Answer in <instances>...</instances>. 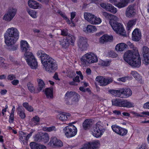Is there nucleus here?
Instances as JSON below:
<instances>
[{"mask_svg": "<svg viewBox=\"0 0 149 149\" xmlns=\"http://www.w3.org/2000/svg\"><path fill=\"white\" fill-rule=\"evenodd\" d=\"M14 114H10L9 117V121L10 123H13L14 120Z\"/></svg>", "mask_w": 149, "mask_h": 149, "instance_id": "nucleus-59", "label": "nucleus"}, {"mask_svg": "<svg viewBox=\"0 0 149 149\" xmlns=\"http://www.w3.org/2000/svg\"><path fill=\"white\" fill-rule=\"evenodd\" d=\"M17 10L16 8L13 7H10L8 9L7 13L13 19L16 14Z\"/></svg>", "mask_w": 149, "mask_h": 149, "instance_id": "nucleus-36", "label": "nucleus"}, {"mask_svg": "<svg viewBox=\"0 0 149 149\" xmlns=\"http://www.w3.org/2000/svg\"><path fill=\"white\" fill-rule=\"evenodd\" d=\"M129 2L127 0H120V1H117L114 4V5L119 8L126 6Z\"/></svg>", "mask_w": 149, "mask_h": 149, "instance_id": "nucleus-32", "label": "nucleus"}, {"mask_svg": "<svg viewBox=\"0 0 149 149\" xmlns=\"http://www.w3.org/2000/svg\"><path fill=\"white\" fill-rule=\"evenodd\" d=\"M136 149H147V148L146 144H143L140 147L137 148Z\"/></svg>", "mask_w": 149, "mask_h": 149, "instance_id": "nucleus-64", "label": "nucleus"}, {"mask_svg": "<svg viewBox=\"0 0 149 149\" xmlns=\"http://www.w3.org/2000/svg\"><path fill=\"white\" fill-rule=\"evenodd\" d=\"M58 13L65 19L67 22L68 24H70V26H75V24L72 21L71 22H70V20L67 18L64 14H63L61 11H58Z\"/></svg>", "mask_w": 149, "mask_h": 149, "instance_id": "nucleus-41", "label": "nucleus"}, {"mask_svg": "<svg viewBox=\"0 0 149 149\" xmlns=\"http://www.w3.org/2000/svg\"><path fill=\"white\" fill-rule=\"evenodd\" d=\"M127 47V45L124 43H120L116 45L115 49L117 52L124 51Z\"/></svg>", "mask_w": 149, "mask_h": 149, "instance_id": "nucleus-27", "label": "nucleus"}, {"mask_svg": "<svg viewBox=\"0 0 149 149\" xmlns=\"http://www.w3.org/2000/svg\"><path fill=\"white\" fill-rule=\"evenodd\" d=\"M42 134L41 133H38L34 137V140L36 141H41V136Z\"/></svg>", "mask_w": 149, "mask_h": 149, "instance_id": "nucleus-52", "label": "nucleus"}, {"mask_svg": "<svg viewBox=\"0 0 149 149\" xmlns=\"http://www.w3.org/2000/svg\"><path fill=\"white\" fill-rule=\"evenodd\" d=\"M71 116L70 113L63 112L58 114L57 116V119L62 121L67 120Z\"/></svg>", "mask_w": 149, "mask_h": 149, "instance_id": "nucleus-24", "label": "nucleus"}, {"mask_svg": "<svg viewBox=\"0 0 149 149\" xmlns=\"http://www.w3.org/2000/svg\"><path fill=\"white\" fill-rule=\"evenodd\" d=\"M79 95L74 92L67 91L65 95L66 104H76L79 101Z\"/></svg>", "mask_w": 149, "mask_h": 149, "instance_id": "nucleus-7", "label": "nucleus"}, {"mask_svg": "<svg viewBox=\"0 0 149 149\" xmlns=\"http://www.w3.org/2000/svg\"><path fill=\"white\" fill-rule=\"evenodd\" d=\"M102 14L109 21V24L114 31L120 35H125V30L123 25L117 22L118 18L117 16L105 12H102Z\"/></svg>", "mask_w": 149, "mask_h": 149, "instance_id": "nucleus-4", "label": "nucleus"}, {"mask_svg": "<svg viewBox=\"0 0 149 149\" xmlns=\"http://www.w3.org/2000/svg\"><path fill=\"white\" fill-rule=\"evenodd\" d=\"M83 31L86 33H93L97 31V28L95 26L92 25H88L84 29Z\"/></svg>", "mask_w": 149, "mask_h": 149, "instance_id": "nucleus-22", "label": "nucleus"}, {"mask_svg": "<svg viewBox=\"0 0 149 149\" xmlns=\"http://www.w3.org/2000/svg\"><path fill=\"white\" fill-rule=\"evenodd\" d=\"M53 90L52 88H49L45 89V92L47 98L49 99L53 98Z\"/></svg>", "mask_w": 149, "mask_h": 149, "instance_id": "nucleus-30", "label": "nucleus"}, {"mask_svg": "<svg viewBox=\"0 0 149 149\" xmlns=\"http://www.w3.org/2000/svg\"><path fill=\"white\" fill-rule=\"evenodd\" d=\"M49 139V135L47 133H45L42 134L41 141H42L44 143H47L48 142Z\"/></svg>", "mask_w": 149, "mask_h": 149, "instance_id": "nucleus-40", "label": "nucleus"}, {"mask_svg": "<svg viewBox=\"0 0 149 149\" xmlns=\"http://www.w3.org/2000/svg\"><path fill=\"white\" fill-rule=\"evenodd\" d=\"M111 93L115 96L121 97H128L132 94V92L129 88L124 89H121L119 90H112Z\"/></svg>", "mask_w": 149, "mask_h": 149, "instance_id": "nucleus-9", "label": "nucleus"}, {"mask_svg": "<svg viewBox=\"0 0 149 149\" xmlns=\"http://www.w3.org/2000/svg\"><path fill=\"white\" fill-rule=\"evenodd\" d=\"M130 74L137 80H140L141 78L140 74L135 71H131Z\"/></svg>", "mask_w": 149, "mask_h": 149, "instance_id": "nucleus-45", "label": "nucleus"}, {"mask_svg": "<svg viewBox=\"0 0 149 149\" xmlns=\"http://www.w3.org/2000/svg\"><path fill=\"white\" fill-rule=\"evenodd\" d=\"M95 16L92 14L87 13H85L84 14L85 19L91 24H93Z\"/></svg>", "mask_w": 149, "mask_h": 149, "instance_id": "nucleus-25", "label": "nucleus"}, {"mask_svg": "<svg viewBox=\"0 0 149 149\" xmlns=\"http://www.w3.org/2000/svg\"><path fill=\"white\" fill-rule=\"evenodd\" d=\"M88 2H90L91 3H95L97 5L100 4V6L102 8L105 9L107 11L113 13L115 14L117 12L116 8L110 4H106L104 3H100L101 1L100 0L96 1L88 0Z\"/></svg>", "mask_w": 149, "mask_h": 149, "instance_id": "nucleus-10", "label": "nucleus"}, {"mask_svg": "<svg viewBox=\"0 0 149 149\" xmlns=\"http://www.w3.org/2000/svg\"><path fill=\"white\" fill-rule=\"evenodd\" d=\"M19 140L21 142L24 144H26L27 143V139L26 137V134L22 132H19Z\"/></svg>", "mask_w": 149, "mask_h": 149, "instance_id": "nucleus-34", "label": "nucleus"}, {"mask_svg": "<svg viewBox=\"0 0 149 149\" xmlns=\"http://www.w3.org/2000/svg\"><path fill=\"white\" fill-rule=\"evenodd\" d=\"M142 54L143 58V61L146 65L149 64V49L146 46L142 48Z\"/></svg>", "mask_w": 149, "mask_h": 149, "instance_id": "nucleus-17", "label": "nucleus"}, {"mask_svg": "<svg viewBox=\"0 0 149 149\" xmlns=\"http://www.w3.org/2000/svg\"><path fill=\"white\" fill-rule=\"evenodd\" d=\"M8 61L12 63H15V62H16L13 57L11 56H9Z\"/></svg>", "mask_w": 149, "mask_h": 149, "instance_id": "nucleus-57", "label": "nucleus"}, {"mask_svg": "<svg viewBox=\"0 0 149 149\" xmlns=\"http://www.w3.org/2000/svg\"><path fill=\"white\" fill-rule=\"evenodd\" d=\"M92 125V120L91 119H87L85 120L83 123L84 128L87 130L89 129Z\"/></svg>", "mask_w": 149, "mask_h": 149, "instance_id": "nucleus-33", "label": "nucleus"}, {"mask_svg": "<svg viewBox=\"0 0 149 149\" xmlns=\"http://www.w3.org/2000/svg\"><path fill=\"white\" fill-rule=\"evenodd\" d=\"M142 117H146L149 116V111H144L142 112Z\"/></svg>", "mask_w": 149, "mask_h": 149, "instance_id": "nucleus-58", "label": "nucleus"}, {"mask_svg": "<svg viewBox=\"0 0 149 149\" xmlns=\"http://www.w3.org/2000/svg\"><path fill=\"white\" fill-rule=\"evenodd\" d=\"M27 86L28 89L31 92H33L34 93H37L36 91H37V90H35V88L32 84L30 83H29L27 84Z\"/></svg>", "mask_w": 149, "mask_h": 149, "instance_id": "nucleus-46", "label": "nucleus"}, {"mask_svg": "<svg viewBox=\"0 0 149 149\" xmlns=\"http://www.w3.org/2000/svg\"><path fill=\"white\" fill-rule=\"evenodd\" d=\"M123 104V107L130 108L133 107L134 106V104L133 103L127 100H124Z\"/></svg>", "mask_w": 149, "mask_h": 149, "instance_id": "nucleus-39", "label": "nucleus"}, {"mask_svg": "<svg viewBox=\"0 0 149 149\" xmlns=\"http://www.w3.org/2000/svg\"><path fill=\"white\" fill-rule=\"evenodd\" d=\"M96 81L101 86H105L111 83L113 80L112 78L109 77L98 76L95 79Z\"/></svg>", "mask_w": 149, "mask_h": 149, "instance_id": "nucleus-12", "label": "nucleus"}, {"mask_svg": "<svg viewBox=\"0 0 149 149\" xmlns=\"http://www.w3.org/2000/svg\"><path fill=\"white\" fill-rule=\"evenodd\" d=\"M93 24L98 25L100 24L102 22V20L99 17H97L95 16L93 20Z\"/></svg>", "mask_w": 149, "mask_h": 149, "instance_id": "nucleus-48", "label": "nucleus"}, {"mask_svg": "<svg viewBox=\"0 0 149 149\" xmlns=\"http://www.w3.org/2000/svg\"><path fill=\"white\" fill-rule=\"evenodd\" d=\"M112 102L113 105L118 106V104H120V99H113L112 100Z\"/></svg>", "mask_w": 149, "mask_h": 149, "instance_id": "nucleus-55", "label": "nucleus"}, {"mask_svg": "<svg viewBox=\"0 0 149 149\" xmlns=\"http://www.w3.org/2000/svg\"><path fill=\"white\" fill-rule=\"evenodd\" d=\"M143 107L144 109H149V102L144 103L143 105Z\"/></svg>", "mask_w": 149, "mask_h": 149, "instance_id": "nucleus-61", "label": "nucleus"}, {"mask_svg": "<svg viewBox=\"0 0 149 149\" xmlns=\"http://www.w3.org/2000/svg\"><path fill=\"white\" fill-rule=\"evenodd\" d=\"M15 78V75L13 74L9 75L8 77V79L10 80H12Z\"/></svg>", "mask_w": 149, "mask_h": 149, "instance_id": "nucleus-62", "label": "nucleus"}, {"mask_svg": "<svg viewBox=\"0 0 149 149\" xmlns=\"http://www.w3.org/2000/svg\"><path fill=\"white\" fill-rule=\"evenodd\" d=\"M63 130L65 135L67 138L74 136L77 132V128L73 125H69L64 127Z\"/></svg>", "mask_w": 149, "mask_h": 149, "instance_id": "nucleus-11", "label": "nucleus"}, {"mask_svg": "<svg viewBox=\"0 0 149 149\" xmlns=\"http://www.w3.org/2000/svg\"><path fill=\"white\" fill-rule=\"evenodd\" d=\"M27 12L29 15L32 18H35L37 17V12L36 11L31 9H28Z\"/></svg>", "mask_w": 149, "mask_h": 149, "instance_id": "nucleus-43", "label": "nucleus"}, {"mask_svg": "<svg viewBox=\"0 0 149 149\" xmlns=\"http://www.w3.org/2000/svg\"><path fill=\"white\" fill-rule=\"evenodd\" d=\"M106 129L104 127L103 123L98 121L91 130V134L94 137L98 138L102 137Z\"/></svg>", "mask_w": 149, "mask_h": 149, "instance_id": "nucleus-6", "label": "nucleus"}, {"mask_svg": "<svg viewBox=\"0 0 149 149\" xmlns=\"http://www.w3.org/2000/svg\"><path fill=\"white\" fill-rule=\"evenodd\" d=\"M37 81L38 84V87L37 89V91H36V93L39 92L45 87V84L42 80L38 79H37Z\"/></svg>", "mask_w": 149, "mask_h": 149, "instance_id": "nucleus-38", "label": "nucleus"}, {"mask_svg": "<svg viewBox=\"0 0 149 149\" xmlns=\"http://www.w3.org/2000/svg\"><path fill=\"white\" fill-rule=\"evenodd\" d=\"M19 36V33L16 28L11 27L8 28L4 35L5 42L10 50L17 49L18 46L15 45Z\"/></svg>", "mask_w": 149, "mask_h": 149, "instance_id": "nucleus-2", "label": "nucleus"}, {"mask_svg": "<svg viewBox=\"0 0 149 149\" xmlns=\"http://www.w3.org/2000/svg\"><path fill=\"white\" fill-rule=\"evenodd\" d=\"M17 109V114L21 119H24L26 117V114L24 109L22 108L21 106H19Z\"/></svg>", "mask_w": 149, "mask_h": 149, "instance_id": "nucleus-29", "label": "nucleus"}, {"mask_svg": "<svg viewBox=\"0 0 149 149\" xmlns=\"http://www.w3.org/2000/svg\"><path fill=\"white\" fill-rule=\"evenodd\" d=\"M127 43V46H129L133 49L127 50L124 53L123 56L124 61L132 67H139L141 64V58L137 48L129 41Z\"/></svg>", "mask_w": 149, "mask_h": 149, "instance_id": "nucleus-1", "label": "nucleus"}, {"mask_svg": "<svg viewBox=\"0 0 149 149\" xmlns=\"http://www.w3.org/2000/svg\"><path fill=\"white\" fill-rule=\"evenodd\" d=\"M141 31L138 28L135 29L132 33V39L135 41H138L141 38Z\"/></svg>", "mask_w": 149, "mask_h": 149, "instance_id": "nucleus-18", "label": "nucleus"}, {"mask_svg": "<svg viewBox=\"0 0 149 149\" xmlns=\"http://www.w3.org/2000/svg\"><path fill=\"white\" fill-rule=\"evenodd\" d=\"M23 106L29 111L32 112L33 110V108L27 102L23 103Z\"/></svg>", "mask_w": 149, "mask_h": 149, "instance_id": "nucleus-44", "label": "nucleus"}, {"mask_svg": "<svg viewBox=\"0 0 149 149\" xmlns=\"http://www.w3.org/2000/svg\"><path fill=\"white\" fill-rule=\"evenodd\" d=\"M25 58L29 66L32 69H35L38 67V63L35 57L31 52L25 53Z\"/></svg>", "mask_w": 149, "mask_h": 149, "instance_id": "nucleus-8", "label": "nucleus"}, {"mask_svg": "<svg viewBox=\"0 0 149 149\" xmlns=\"http://www.w3.org/2000/svg\"><path fill=\"white\" fill-rule=\"evenodd\" d=\"M61 32L62 35L64 36H67L68 34V30L67 29L62 30Z\"/></svg>", "mask_w": 149, "mask_h": 149, "instance_id": "nucleus-60", "label": "nucleus"}, {"mask_svg": "<svg viewBox=\"0 0 149 149\" xmlns=\"http://www.w3.org/2000/svg\"><path fill=\"white\" fill-rule=\"evenodd\" d=\"M66 38L71 44H73L75 41V37L72 35H69Z\"/></svg>", "mask_w": 149, "mask_h": 149, "instance_id": "nucleus-47", "label": "nucleus"}, {"mask_svg": "<svg viewBox=\"0 0 149 149\" xmlns=\"http://www.w3.org/2000/svg\"><path fill=\"white\" fill-rule=\"evenodd\" d=\"M48 145L53 148L61 147L63 146V143L61 140L57 137L52 136L50 138V141L48 143Z\"/></svg>", "mask_w": 149, "mask_h": 149, "instance_id": "nucleus-15", "label": "nucleus"}, {"mask_svg": "<svg viewBox=\"0 0 149 149\" xmlns=\"http://www.w3.org/2000/svg\"><path fill=\"white\" fill-rule=\"evenodd\" d=\"M136 20L135 19H131L128 21L127 24V30L130 32L132 29L133 26L136 24Z\"/></svg>", "mask_w": 149, "mask_h": 149, "instance_id": "nucleus-28", "label": "nucleus"}, {"mask_svg": "<svg viewBox=\"0 0 149 149\" xmlns=\"http://www.w3.org/2000/svg\"><path fill=\"white\" fill-rule=\"evenodd\" d=\"M113 40V37L111 35L107 34L103 35L99 39V42L102 44H104L107 42H111Z\"/></svg>", "mask_w": 149, "mask_h": 149, "instance_id": "nucleus-20", "label": "nucleus"}, {"mask_svg": "<svg viewBox=\"0 0 149 149\" xmlns=\"http://www.w3.org/2000/svg\"><path fill=\"white\" fill-rule=\"evenodd\" d=\"M17 10L16 8L13 7H10L8 9L7 13L13 19L16 14Z\"/></svg>", "mask_w": 149, "mask_h": 149, "instance_id": "nucleus-35", "label": "nucleus"}, {"mask_svg": "<svg viewBox=\"0 0 149 149\" xmlns=\"http://www.w3.org/2000/svg\"><path fill=\"white\" fill-rule=\"evenodd\" d=\"M39 121V118L37 116H35L31 120V122L33 125H37Z\"/></svg>", "mask_w": 149, "mask_h": 149, "instance_id": "nucleus-49", "label": "nucleus"}, {"mask_svg": "<svg viewBox=\"0 0 149 149\" xmlns=\"http://www.w3.org/2000/svg\"><path fill=\"white\" fill-rule=\"evenodd\" d=\"M130 79V77L128 76L125 77L118 78L117 80L118 81L125 82L127 80Z\"/></svg>", "mask_w": 149, "mask_h": 149, "instance_id": "nucleus-54", "label": "nucleus"}, {"mask_svg": "<svg viewBox=\"0 0 149 149\" xmlns=\"http://www.w3.org/2000/svg\"><path fill=\"white\" fill-rule=\"evenodd\" d=\"M37 55L40 57L41 63L45 70L47 72H51L58 69V65L53 59L42 50L38 51Z\"/></svg>", "mask_w": 149, "mask_h": 149, "instance_id": "nucleus-3", "label": "nucleus"}, {"mask_svg": "<svg viewBox=\"0 0 149 149\" xmlns=\"http://www.w3.org/2000/svg\"><path fill=\"white\" fill-rule=\"evenodd\" d=\"M30 146L31 149H45V146L43 145L36 143L35 142H32L30 143Z\"/></svg>", "mask_w": 149, "mask_h": 149, "instance_id": "nucleus-26", "label": "nucleus"}, {"mask_svg": "<svg viewBox=\"0 0 149 149\" xmlns=\"http://www.w3.org/2000/svg\"><path fill=\"white\" fill-rule=\"evenodd\" d=\"M99 64L103 66H107L110 65V61H109L107 60L104 61L101 60L99 62Z\"/></svg>", "mask_w": 149, "mask_h": 149, "instance_id": "nucleus-50", "label": "nucleus"}, {"mask_svg": "<svg viewBox=\"0 0 149 149\" xmlns=\"http://www.w3.org/2000/svg\"><path fill=\"white\" fill-rule=\"evenodd\" d=\"M3 19L6 21L10 22L13 19L10 16V15H9V14H8V13L7 12L4 15L3 17Z\"/></svg>", "mask_w": 149, "mask_h": 149, "instance_id": "nucleus-51", "label": "nucleus"}, {"mask_svg": "<svg viewBox=\"0 0 149 149\" xmlns=\"http://www.w3.org/2000/svg\"><path fill=\"white\" fill-rule=\"evenodd\" d=\"M91 149H98L100 146V141L98 140H93L90 142Z\"/></svg>", "mask_w": 149, "mask_h": 149, "instance_id": "nucleus-31", "label": "nucleus"}, {"mask_svg": "<svg viewBox=\"0 0 149 149\" xmlns=\"http://www.w3.org/2000/svg\"><path fill=\"white\" fill-rule=\"evenodd\" d=\"M19 83V81L17 79H14L11 81V83L13 85H17Z\"/></svg>", "mask_w": 149, "mask_h": 149, "instance_id": "nucleus-63", "label": "nucleus"}, {"mask_svg": "<svg viewBox=\"0 0 149 149\" xmlns=\"http://www.w3.org/2000/svg\"><path fill=\"white\" fill-rule=\"evenodd\" d=\"M136 11L134 6L130 5L126 9L125 15L128 18H132L134 17L136 14Z\"/></svg>", "mask_w": 149, "mask_h": 149, "instance_id": "nucleus-16", "label": "nucleus"}, {"mask_svg": "<svg viewBox=\"0 0 149 149\" xmlns=\"http://www.w3.org/2000/svg\"><path fill=\"white\" fill-rule=\"evenodd\" d=\"M79 48L82 51L86 50L89 47L87 43V40L86 38L82 37L79 38L77 42Z\"/></svg>", "mask_w": 149, "mask_h": 149, "instance_id": "nucleus-13", "label": "nucleus"}, {"mask_svg": "<svg viewBox=\"0 0 149 149\" xmlns=\"http://www.w3.org/2000/svg\"><path fill=\"white\" fill-rule=\"evenodd\" d=\"M113 131L121 136H125L127 133V130L121 127L116 125H113L111 126Z\"/></svg>", "mask_w": 149, "mask_h": 149, "instance_id": "nucleus-14", "label": "nucleus"}, {"mask_svg": "<svg viewBox=\"0 0 149 149\" xmlns=\"http://www.w3.org/2000/svg\"><path fill=\"white\" fill-rule=\"evenodd\" d=\"M60 42L61 45L64 48H67L70 44V42L67 38L61 39Z\"/></svg>", "mask_w": 149, "mask_h": 149, "instance_id": "nucleus-37", "label": "nucleus"}, {"mask_svg": "<svg viewBox=\"0 0 149 149\" xmlns=\"http://www.w3.org/2000/svg\"><path fill=\"white\" fill-rule=\"evenodd\" d=\"M82 149H91L90 142H87L84 144L82 147Z\"/></svg>", "mask_w": 149, "mask_h": 149, "instance_id": "nucleus-56", "label": "nucleus"}, {"mask_svg": "<svg viewBox=\"0 0 149 149\" xmlns=\"http://www.w3.org/2000/svg\"><path fill=\"white\" fill-rule=\"evenodd\" d=\"M5 59L2 57L0 56V66L5 67L7 64L5 63Z\"/></svg>", "mask_w": 149, "mask_h": 149, "instance_id": "nucleus-53", "label": "nucleus"}, {"mask_svg": "<svg viewBox=\"0 0 149 149\" xmlns=\"http://www.w3.org/2000/svg\"><path fill=\"white\" fill-rule=\"evenodd\" d=\"M29 6L31 8L39 9L42 7L41 5L34 0H29L28 2Z\"/></svg>", "mask_w": 149, "mask_h": 149, "instance_id": "nucleus-19", "label": "nucleus"}, {"mask_svg": "<svg viewBox=\"0 0 149 149\" xmlns=\"http://www.w3.org/2000/svg\"><path fill=\"white\" fill-rule=\"evenodd\" d=\"M97 61V55L91 52L86 53L81 58V63L83 66H85L88 64L96 63Z\"/></svg>", "mask_w": 149, "mask_h": 149, "instance_id": "nucleus-5", "label": "nucleus"}, {"mask_svg": "<svg viewBox=\"0 0 149 149\" xmlns=\"http://www.w3.org/2000/svg\"><path fill=\"white\" fill-rule=\"evenodd\" d=\"M20 45L21 49L23 52H25V53L29 52L27 51L30 49V47L26 41L22 40Z\"/></svg>", "mask_w": 149, "mask_h": 149, "instance_id": "nucleus-23", "label": "nucleus"}, {"mask_svg": "<svg viewBox=\"0 0 149 149\" xmlns=\"http://www.w3.org/2000/svg\"><path fill=\"white\" fill-rule=\"evenodd\" d=\"M76 73L78 75L77 76L73 78V81L70 82L69 83L71 85H77L75 83V82H79V76L81 80H82L83 79V76L81 71H77Z\"/></svg>", "mask_w": 149, "mask_h": 149, "instance_id": "nucleus-21", "label": "nucleus"}, {"mask_svg": "<svg viewBox=\"0 0 149 149\" xmlns=\"http://www.w3.org/2000/svg\"><path fill=\"white\" fill-rule=\"evenodd\" d=\"M42 129L43 131L47 132H51L56 130V128L54 126L48 127H42Z\"/></svg>", "mask_w": 149, "mask_h": 149, "instance_id": "nucleus-42", "label": "nucleus"}]
</instances>
